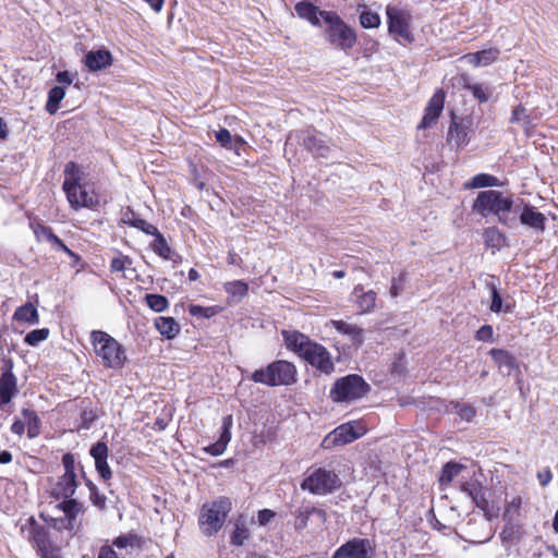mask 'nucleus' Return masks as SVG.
Listing matches in <instances>:
<instances>
[{
    "instance_id": "f257e3e1",
    "label": "nucleus",
    "mask_w": 558,
    "mask_h": 558,
    "mask_svg": "<svg viewBox=\"0 0 558 558\" xmlns=\"http://www.w3.org/2000/svg\"><path fill=\"white\" fill-rule=\"evenodd\" d=\"M522 205L521 198H514L513 194L497 190L480 192L473 203V210L483 217L492 214L499 223L513 229L518 227V213Z\"/></svg>"
},
{
    "instance_id": "f03ea898",
    "label": "nucleus",
    "mask_w": 558,
    "mask_h": 558,
    "mask_svg": "<svg viewBox=\"0 0 558 558\" xmlns=\"http://www.w3.org/2000/svg\"><path fill=\"white\" fill-rule=\"evenodd\" d=\"M284 344L288 350L316 368L322 374L329 375L335 371V364L328 350L308 336L296 330H282Z\"/></svg>"
},
{
    "instance_id": "7ed1b4c3",
    "label": "nucleus",
    "mask_w": 558,
    "mask_h": 558,
    "mask_svg": "<svg viewBox=\"0 0 558 558\" xmlns=\"http://www.w3.org/2000/svg\"><path fill=\"white\" fill-rule=\"evenodd\" d=\"M251 380L269 387L291 386L298 381L296 366L286 360H277L253 372Z\"/></svg>"
},
{
    "instance_id": "20e7f679",
    "label": "nucleus",
    "mask_w": 558,
    "mask_h": 558,
    "mask_svg": "<svg viewBox=\"0 0 558 558\" xmlns=\"http://www.w3.org/2000/svg\"><path fill=\"white\" fill-rule=\"evenodd\" d=\"M341 484L339 475L333 470L313 465L307 469L300 487L312 495L326 496L339 489Z\"/></svg>"
},
{
    "instance_id": "39448f33",
    "label": "nucleus",
    "mask_w": 558,
    "mask_h": 558,
    "mask_svg": "<svg viewBox=\"0 0 558 558\" xmlns=\"http://www.w3.org/2000/svg\"><path fill=\"white\" fill-rule=\"evenodd\" d=\"M90 339L96 355L101 359L106 367L120 368L123 366L126 360L125 351L113 337L101 330H93Z\"/></svg>"
},
{
    "instance_id": "423d86ee",
    "label": "nucleus",
    "mask_w": 558,
    "mask_h": 558,
    "mask_svg": "<svg viewBox=\"0 0 558 558\" xmlns=\"http://www.w3.org/2000/svg\"><path fill=\"white\" fill-rule=\"evenodd\" d=\"M326 40L336 49L350 50L356 44V33L349 26L337 12L324 14Z\"/></svg>"
},
{
    "instance_id": "0eeeda50",
    "label": "nucleus",
    "mask_w": 558,
    "mask_h": 558,
    "mask_svg": "<svg viewBox=\"0 0 558 558\" xmlns=\"http://www.w3.org/2000/svg\"><path fill=\"white\" fill-rule=\"evenodd\" d=\"M369 390V385L356 374H350L336 380L330 389L333 402H351L363 398Z\"/></svg>"
},
{
    "instance_id": "6e6552de",
    "label": "nucleus",
    "mask_w": 558,
    "mask_h": 558,
    "mask_svg": "<svg viewBox=\"0 0 558 558\" xmlns=\"http://www.w3.org/2000/svg\"><path fill=\"white\" fill-rule=\"evenodd\" d=\"M231 508L232 504L228 497H220L211 504L204 505L199 517L201 525L205 526L204 532L207 535L217 533L223 525Z\"/></svg>"
},
{
    "instance_id": "1a4fd4ad",
    "label": "nucleus",
    "mask_w": 558,
    "mask_h": 558,
    "mask_svg": "<svg viewBox=\"0 0 558 558\" xmlns=\"http://www.w3.org/2000/svg\"><path fill=\"white\" fill-rule=\"evenodd\" d=\"M388 32L399 44H411L414 36L410 29L412 15L408 10L395 5H387Z\"/></svg>"
},
{
    "instance_id": "9d476101",
    "label": "nucleus",
    "mask_w": 558,
    "mask_h": 558,
    "mask_svg": "<svg viewBox=\"0 0 558 558\" xmlns=\"http://www.w3.org/2000/svg\"><path fill=\"white\" fill-rule=\"evenodd\" d=\"M366 433V426L361 421H351L336 427L332 432L325 436L322 441L324 449H332L335 447L350 444Z\"/></svg>"
},
{
    "instance_id": "9b49d317",
    "label": "nucleus",
    "mask_w": 558,
    "mask_h": 558,
    "mask_svg": "<svg viewBox=\"0 0 558 558\" xmlns=\"http://www.w3.org/2000/svg\"><path fill=\"white\" fill-rule=\"evenodd\" d=\"M62 464L64 468V473L61 477H59L58 482L52 488V494L56 498H63V500L73 499L78 482L77 475L75 472L76 469V459L73 453H65L62 457Z\"/></svg>"
},
{
    "instance_id": "f8f14e48",
    "label": "nucleus",
    "mask_w": 558,
    "mask_h": 558,
    "mask_svg": "<svg viewBox=\"0 0 558 558\" xmlns=\"http://www.w3.org/2000/svg\"><path fill=\"white\" fill-rule=\"evenodd\" d=\"M298 141L315 158H328L331 147L328 145L325 135L316 130H304L298 134Z\"/></svg>"
},
{
    "instance_id": "ddd939ff",
    "label": "nucleus",
    "mask_w": 558,
    "mask_h": 558,
    "mask_svg": "<svg viewBox=\"0 0 558 558\" xmlns=\"http://www.w3.org/2000/svg\"><path fill=\"white\" fill-rule=\"evenodd\" d=\"M373 547L368 538L354 537L342 544L331 558H371Z\"/></svg>"
},
{
    "instance_id": "4468645a",
    "label": "nucleus",
    "mask_w": 558,
    "mask_h": 558,
    "mask_svg": "<svg viewBox=\"0 0 558 558\" xmlns=\"http://www.w3.org/2000/svg\"><path fill=\"white\" fill-rule=\"evenodd\" d=\"M21 530L36 550L43 549L45 551L47 546L52 545L49 538V530L40 525L33 517L26 520V523L22 525Z\"/></svg>"
},
{
    "instance_id": "2eb2a0df",
    "label": "nucleus",
    "mask_w": 558,
    "mask_h": 558,
    "mask_svg": "<svg viewBox=\"0 0 558 558\" xmlns=\"http://www.w3.org/2000/svg\"><path fill=\"white\" fill-rule=\"evenodd\" d=\"M471 124L472 122L469 119L458 121L457 118L453 117L447 134L448 144L454 146L457 149L464 148L470 142L469 134L471 132Z\"/></svg>"
},
{
    "instance_id": "dca6fc26",
    "label": "nucleus",
    "mask_w": 558,
    "mask_h": 558,
    "mask_svg": "<svg viewBox=\"0 0 558 558\" xmlns=\"http://www.w3.org/2000/svg\"><path fill=\"white\" fill-rule=\"evenodd\" d=\"M71 208H93L98 204L97 197L89 193L83 184L63 189Z\"/></svg>"
},
{
    "instance_id": "f3484780",
    "label": "nucleus",
    "mask_w": 558,
    "mask_h": 558,
    "mask_svg": "<svg viewBox=\"0 0 558 558\" xmlns=\"http://www.w3.org/2000/svg\"><path fill=\"white\" fill-rule=\"evenodd\" d=\"M59 507L63 511L64 517L59 519L58 529H65L75 532L78 529L77 517L83 512V507L75 499L63 500Z\"/></svg>"
},
{
    "instance_id": "a211bd4d",
    "label": "nucleus",
    "mask_w": 558,
    "mask_h": 558,
    "mask_svg": "<svg viewBox=\"0 0 558 558\" xmlns=\"http://www.w3.org/2000/svg\"><path fill=\"white\" fill-rule=\"evenodd\" d=\"M518 217V222L520 221V223L525 227L541 232L545 230V223L547 220L545 215L530 204L524 203L523 199Z\"/></svg>"
},
{
    "instance_id": "6ab92c4d",
    "label": "nucleus",
    "mask_w": 558,
    "mask_h": 558,
    "mask_svg": "<svg viewBox=\"0 0 558 558\" xmlns=\"http://www.w3.org/2000/svg\"><path fill=\"white\" fill-rule=\"evenodd\" d=\"M460 490L464 493L472 502L480 509L486 510L488 501L486 499L485 489L481 481L473 476L470 480H464L460 483Z\"/></svg>"
},
{
    "instance_id": "aec40b11",
    "label": "nucleus",
    "mask_w": 558,
    "mask_h": 558,
    "mask_svg": "<svg viewBox=\"0 0 558 558\" xmlns=\"http://www.w3.org/2000/svg\"><path fill=\"white\" fill-rule=\"evenodd\" d=\"M445 102V93L439 89L437 90L432 98L429 99L426 108L424 117L418 124V129H428L434 125L439 118Z\"/></svg>"
},
{
    "instance_id": "412c9836",
    "label": "nucleus",
    "mask_w": 558,
    "mask_h": 558,
    "mask_svg": "<svg viewBox=\"0 0 558 558\" xmlns=\"http://www.w3.org/2000/svg\"><path fill=\"white\" fill-rule=\"evenodd\" d=\"M294 530L298 532L303 531L308 525V520L312 515H317L318 519L324 523L327 520V513L325 510L314 506H301L294 512Z\"/></svg>"
},
{
    "instance_id": "4be33fe9",
    "label": "nucleus",
    "mask_w": 558,
    "mask_h": 558,
    "mask_svg": "<svg viewBox=\"0 0 558 558\" xmlns=\"http://www.w3.org/2000/svg\"><path fill=\"white\" fill-rule=\"evenodd\" d=\"M90 456L95 460V468L99 475L105 480H109L112 476L111 470L108 465V446L104 441H98L90 448Z\"/></svg>"
},
{
    "instance_id": "5701e85b",
    "label": "nucleus",
    "mask_w": 558,
    "mask_h": 558,
    "mask_svg": "<svg viewBox=\"0 0 558 558\" xmlns=\"http://www.w3.org/2000/svg\"><path fill=\"white\" fill-rule=\"evenodd\" d=\"M294 10L299 17L306 20L313 26H320V20L324 21V14L332 12L320 10L318 7L307 0L298 2L294 7Z\"/></svg>"
},
{
    "instance_id": "b1692460",
    "label": "nucleus",
    "mask_w": 558,
    "mask_h": 558,
    "mask_svg": "<svg viewBox=\"0 0 558 558\" xmlns=\"http://www.w3.org/2000/svg\"><path fill=\"white\" fill-rule=\"evenodd\" d=\"M489 354L502 375L510 376L514 371H519V363L510 352L502 349H492Z\"/></svg>"
},
{
    "instance_id": "393cba45",
    "label": "nucleus",
    "mask_w": 558,
    "mask_h": 558,
    "mask_svg": "<svg viewBox=\"0 0 558 558\" xmlns=\"http://www.w3.org/2000/svg\"><path fill=\"white\" fill-rule=\"evenodd\" d=\"M112 60L111 52L105 48L92 50L85 54V65L92 72H97L110 66Z\"/></svg>"
},
{
    "instance_id": "a878e982",
    "label": "nucleus",
    "mask_w": 558,
    "mask_h": 558,
    "mask_svg": "<svg viewBox=\"0 0 558 558\" xmlns=\"http://www.w3.org/2000/svg\"><path fill=\"white\" fill-rule=\"evenodd\" d=\"M352 295L355 296V303L361 314L369 313L375 307L377 295L374 291H364L362 286H356Z\"/></svg>"
},
{
    "instance_id": "bb28decb",
    "label": "nucleus",
    "mask_w": 558,
    "mask_h": 558,
    "mask_svg": "<svg viewBox=\"0 0 558 558\" xmlns=\"http://www.w3.org/2000/svg\"><path fill=\"white\" fill-rule=\"evenodd\" d=\"M16 392V377L11 371L0 376V404H8Z\"/></svg>"
},
{
    "instance_id": "cd10ccee",
    "label": "nucleus",
    "mask_w": 558,
    "mask_h": 558,
    "mask_svg": "<svg viewBox=\"0 0 558 558\" xmlns=\"http://www.w3.org/2000/svg\"><path fill=\"white\" fill-rule=\"evenodd\" d=\"M64 181L62 190L72 186H78L84 180L85 173L83 169L74 161H69L64 167Z\"/></svg>"
},
{
    "instance_id": "c85d7f7f",
    "label": "nucleus",
    "mask_w": 558,
    "mask_h": 558,
    "mask_svg": "<svg viewBox=\"0 0 558 558\" xmlns=\"http://www.w3.org/2000/svg\"><path fill=\"white\" fill-rule=\"evenodd\" d=\"M154 325L156 329L169 340L175 338L180 332V325L173 317H157Z\"/></svg>"
},
{
    "instance_id": "c756f323",
    "label": "nucleus",
    "mask_w": 558,
    "mask_h": 558,
    "mask_svg": "<svg viewBox=\"0 0 558 558\" xmlns=\"http://www.w3.org/2000/svg\"><path fill=\"white\" fill-rule=\"evenodd\" d=\"M484 242L487 247L500 250L506 245L507 238L498 228L488 227L483 232Z\"/></svg>"
},
{
    "instance_id": "7c9ffc66",
    "label": "nucleus",
    "mask_w": 558,
    "mask_h": 558,
    "mask_svg": "<svg viewBox=\"0 0 558 558\" xmlns=\"http://www.w3.org/2000/svg\"><path fill=\"white\" fill-rule=\"evenodd\" d=\"M123 222L125 225H129V226L135 228V229L141 230L142 232H144L148 235H153V234L157 233V230H158L157 227L154 226L153 223H149L148 221H146L140 217H136L133 211H128L124 214Z\"/></svg>"
},
{
    "instance_id": "2f4dec72",
    "label": "nucleus",
    "mask_w": 558,
    "mask_h": 558,
    "mask_svg": "<svg viewBox=\"0 0 558 558\" xmlns=\"http://www.w3.org/2000/svg\"><path fill=\"white\" fill-rule=\"evenodd\" d=\"M502 183L495 175L488 173H478L474 175L470 182H466L464 186L466 189H481V187H493L501 186Z\"/></svg>"
},
{
    "instance_id": "473e14b6",
    "label": "nucleus",
    "mask_w": 558,
    "mask_h": 558,
    "mask_svg": "<svg viewBox=\"0 0 558 558\" xmlns=\"http://www.w3.org/2000/svg\"><path fill=\"white\" fill-rule=\"evenodd\" d=\"M13 318L19 322L28 323L31 325H36L39 323L38 312L32 303L20 306L15 311Z\"/></svg>"
},
{
    "instance_id": "72a5a7b5",
    "label": "nucleus",
    "mask_w": 558,
    "mask_h": 558,
    "mask_svg": "<svg viewBox=\"0 0 558 558\" xmlns=\"http://www.w3.org/2000/svg\"><path fill=\"white\" fill-rule=\"evenodd\" d=\"M250 537V531L243 515L235 521V527L230 536V543L234 546H242Z\"/></svg>"
},
{
    "instance_id": "f704fd0d",
    "label": "nucleus",
    "mask_w": 558,
    "mask_h": 558,
    "mask_svg": "<svg viewBox=\"0 0 558 558\" xmlns=\"http://www.w3.org/2000/svg\"><path fill=\"white\" fill-rule=\"evenodd\" d=\"M153 236H155V240L150 244L153 251L166 260L172 259L173 251L159 230H157V233L153 234Z\"/></svg>"
},
{
    "instance_id": "c9c22d12",
    "label": "nucleus",
    "mask_w": 558,
    "mask_h": 558,
    "mask_svg": "<svg viewBox=\"0 0 558 558\" xmlns=\"http://www.w3.org/2000/svg\"><path fill=\"white\" fill-rule=\"evenodd\" d=\"M22 415L27 426V436L35 438L40 434V420L35 411L29 409H23Z\"/></svg>"
},
{
    "instance_id": "e433bc0d",
    "label": "nucleus",
    "mask_w": 558,
    "mask_h": 558,
    "mask_svg": "<svg viewBox=\"0 0 558 558\" xmlns=\"http://www.w3.org/2000/svg\"><path fill=\"white\" fill-rule=\"evenodd\" d=\"M462 80L464 82L463 86L472 93L474 98H476L480 102L488 101L492 95V90L489 87L477 83L473 84L468 77H462Z\"/></svg>"
},
{
    "instance_id": "4c0bfd02",
    "label": "nucleus",
    "mask_w": 558,
    "mask_h": 558,
    "mask_svg": "<svg viewBox=\"0 0 558 558\" xmlns=\"http://www.w3.org/2000/svg\"><path fill=\"white\" fill-rule=\"evenodd\" d=\"M465 468L456 462H448L442 466L439 483L441 486L450 484Z\"/></svg>"
},
{
    "instance_id": "58836bf2",
    "label": "nucleus",
    "mask_w": 558,
    "mask_h": 558,
    "mask_svg": "<svg viewBox=\"0 0 558 558\" xmlns=\"http://www.w3.org/2000/svg\"><path fill=\"white\" fill-rule=\"evenodd\" d=\"M65 92L61 86H54L49 90L48 101L46 104V110L53 114L59 108L60 101L64 98Z\"/></svg>"
},
{
    "instance_id": "ea45409f",
    "label": "nucleus",
    "mask_w": 558,
    "mask_h": 558,
    "mask_svg": "<svg viewBox=\"0 0 558 558\" xmlns=\"http://www.w3.org/2000/svg\"><path fill=\"white\" fill-rule=\"evenodd\" d=\"M225 290L232 298L241 300L248 292V286L242 280H234L225 284Z\"/></svg>"
},
{
    "instance_id": "a19ab883",
    "label": "nucleus",
    "mask_w": 558,
    "mask_h": 558,
    "mask_svg": "<svg viewBox=\"0 0 558 558\" xmlns=\"http://www.w3.org/2000/svg\"><path fill=\"white\" fill-rule=\"evenodd\" d=\"M29 226L38 241L46 240L50 243H52V241H56L57 234L53 233L50 227L44 226L43 223L35 221L31 222Z\"/></svg>"
},
{
    "instance_id": "79ce46f5",
    "label": "nucleus",
    "mask_w": 558,
    "mask_h": 558,
    "mask_svg": "<svg viewBox=\"0 0 558 558\" xmlns=\"http://www.w3.org/2000/svg\"><path fill=\"white\" fill-rule=\"evenodd\" d=\"M145 300L148 307L156 313H161L169 306L168 299L161 294H146Z\"/></svg>"
},
{
    "instance_id": "37998d69",
    "label": "nucleus",
    "mask_w": 558,
    "mask_h": 558,
    "mask_svg": "<svg viewBox=\"0 0 558 558\" xmlns=\"http://www.w3.org/2000/svg\"><path fill=\"white\" fill-rule=\"evenodd\" d=\"M336 329L351 336L354 341H361L363 338V331L355 325L348 324L345 322L339 320L335 322Z\"/></svg>"
},
{
    "instance_id": "c03bdc74",
    "label": "nucleus",
    "mask_w": 558,
    "mask_h": 558,
    "mask_svg": "<svg viewBox=\"0 0 558 558\" xmlns=\"http://www.w3.org/2000/svg\"><path fill=\"white\" fill-rule=\"evenodd\" d=\"M453 410L465 422H471L476 414L475 408L468 403L456 402Z\"/></svg>"
},
{
    "instance_id": "a18cd8bd",
    "label": "nucleus",
    "mask_w": 558,
    "mask_h": 558,
    "mask_svg": "<svg viewBox=\"0 0 558 558\" xmlns=\"http://www.w3.org/2000/svg\"><path fill=\"white\" fill-rule=\"evenodd\" d=\"M48 336H49L48 328L35 329L26 335L25 342L28 345L35 347L39 342L46 340L48 338Z\"/></svg>"
},
{
    "instance_id": "49530a36",
    "label": "nucleus",
    "mask_w": 558,
    "mask_h": 558,
    "mask_svg": "<svg viewBox=\"0 0 558 558\" xmlns=\"http://www.w3.org/2000/svg\"><path fill=\"white\" fill-rule=\"evenodd\" d=\"M360 23L364 28H376L380 25V17L377 13L364 11L360 15Z\"/></svg>"
},
{
    "instance_id": "de8ad7c7",
    "label": "nucleus",
    "mask_w": 558,
    "mask_h": 558,
    "mask_svg": "<svg viewBox=\"0 0 558 558\" xmlns=\"http://www.w3.org/2000/svg\"><path fill=\"white\" fill-rule=\"evenodd\" d=\"M510 122L511 123H520L522 124L524 128H527L530 124H531V120H530V117L529 114H526V110L524 107H522L521 105L520 106H517L513 110H512V114H511V118H510Z\"/></svg>"
},
{
    "instance_id": "09e8293b",
    "label": "nucleus",
    "mask_w": 558,
    "mask_h": 558,
    "mask_svg": "<svg viewBox=\"0 0 558 558\" xmlns=\"http://www.w3.org/2000/svg\"><path fill=\"white\" fill-rule=\"evenodd\" d=\"M480 57V64L481 66H487L492 64L499 56V49L497 48H489L484 49L482 51H477Z\"/></svg>"
},
{
    "instance_id": "8fccbe9b",
    "label": "nucleus",
    "mask_w": 558,
    "mask_h": 558,
    "mask_svg": "<svg viewBox=\"0 0 558 558\" xmlns=\"http://www.w3.org/2000/svg\"><path fill=\"white\" fill-rule=\"evenodd\" d=\"M87 486L89 488V493H90L89 498H90L93 505L101 510L105 509L106 496L99 494V492L97 490V487L92 482L87 481Z\"/></svg>"
},
{
    "instance_id": "3c124183",
    "label": "nucleus",
    "mask_w": 558,
    "mask_h": 558,
    "mask_svg": "<svg viewBox=\"0 0 558 558\" xmlns=\"http://www.w3.org/2000/svg\"><path fill=\"white\" fill-rule=\"evenodd\" d=\"M487 287L489 288V290L492 292L490 311L494 313H500L502 311V299H501L496 286L493 282H488Z\"/></svg>"
},
{
    "instance_id": "603ef678",
    "label": "nucleus",
    "mask_w": 558,
    "mask_h": 558,
    "mask_svg": "<svg viewBox=\"0 0 558 558\" xmlns=\"http://www.w3.org/2000/svg\"><path fill=\"white\" fill-rule=\"evenodd\" d=\"M231 425H232V417L231 416L223 417L222 432H221L220 438L218 440L225 447H227V445L229 444V441L231 439V432H230Z\"/></svg>"
},
{
    "instance_id": "864d4df0",
    "label": "nucleus",
    "mask_w": 558,
    "mask_h": 558,
    "mask_svg": "<svg viewBox=\"0 0 558 558\" xmlns=\"http://www.w3.org/2000/svg\"><path fill=\"white\" fill-rule=\"evenodd\" d=\"M132 264V259L129 256L116 257L111 260V271H123L128 266Z\"/></svg>"
},
{
    "instance_id": "5fc2aeb1",
    "label": "nucleus",
    "mask_w": 558,
    "mask_h": 558,
    "mask_svg": "<svg viewBox=\"0 0 558 558\" xmlns=\"http://www.w3.org/2000/svg\"><path fill=\"white\" fill-rule=\"evenodd\" d=\"M494 337V330L490 325H484L482 326L475 335L476 340L478 341H485V342H492Z\"/></svg>"
},
{
    "instance_id": "6e6d98bb",
    "label": "nucleus",
    "mask_w": 558,
    "mask_h": 558,
    "mask_svg": "<svg viewBox=\"0 0 558 558\" xmlns=\"http://www.w3.org/2000/svg\"><path fill=\"white\" fill-rule=\"evenodd\" d=\"M216 140L222 147L230 148L232 143L231 133L227 129H220L216 132Z\"/></svg>"
},
{
    "instance_id": "4d7b16f0",
    "label": "nucleus",
    "mask_w": 558,
    "mask_h": 558,
    "mask_svg": "<svg viewBox=\"0 0 558 558\" xmlns=\"http://www.w3.org/2000/svg\"><path fill=\"white\" fill-rule=\"evenodd\" d=\"M215 313L213 307H203L199 305H191L190 306V314L192 316H202L205 318H209Z\"/></svg>"
},
{
    "instance_id": "13d9d810",
    "label": "nucleus",
    "mask_w": 558,
    "mask_h": 558,
    "mask_svg": "<svg viewBox=\"0 0 558 558\" xmlns=\"http://www.w3.org/2000/svg\"><path fill=\"white\" fill-rule=\"evenodd\" d=\"M51 244L53 246H56L58 250L64 252L74 262L80 260V256L76 253H74L72 250H70L58 235L56 236V241H52Z\"/></svg>"
},
{
    "instance_id": "bf43d9fd",
    "label": "nucleus",
    "mask_w": 558,
    "mask_h": 558,
    "mask_svg": "<svg viewBox=\"0 0 558 558\" xmlns=\"http://www.w3.org/2000/svg\"><path fill=\"white\" fill-rule=\"evenodd\" d=\"M276 517L275 511L270 509H263L258 512V523L259 525L264 526L268 524L274 518Z\"/></svg>"
},
{
    "instance_id": "052dcab7",
    "label": "nucleus",
    "mask_w": 558,
    "mask_h": 558,
    "mask_svg": "<svg viewBox=\"0 0 558 558\" xmlns=\"http://www.w3.org/2000/svg\"><path fill=\"white\" fill-rule=\"evenodd\" d=\"M227 447H225L219 440L215 444L209 445L205 448V451L211 456H220L225 452Z\"/></svg>"
},
{
    "instance_id": "680f3d73",
    "label": "nucleus",
    "mask_w": 558,
    "mask_h": 558,
    "mask_svg": "<svg viewBox=\"0 0 558 558\" xmlns=\"http://www.w3.org/2000/svg\"><path fill=\"white\" fill-rule=\"evenodd\" d=\"M551 478L553 474L548 468L537 473V480L543 487L547 486L550 483Z\"/></svg>"
},
{
    "instance_id": "e2e57ef3",
    "label": "nucleus",
    "mask_w": 558,
    "mask_h": 558,
    "mask_svg": "<svg viewBox=\"0 0 558 558\" xmlns=\"http://www.w3.org/2000/svg\"><path fill=\"white\" fill-rule=\"evenodd\" d=\"M97 558H119L118 554L110 546H101Z\"/></svg>"
},
{
    "instance_id": "0e129e2a",
    "label": "nucleus",
    "mask_w": 558,
    "mask_h": 558,
    "mask_svg": "<svg viewBox=\"0 0 558 558\" xmlns=\"http://www.w3.org/2000/svg\"><path fill=\"white\" fill-rule=\"evenodd\" d=\"M57 81L60 84L70 85L73 81V76L69 71H60L57 73Z\"/></svg>"
},
{
    "instance_id": "69168bd1",
    "label": "nucleus",
    "mask_w": 558,
    "mask_h": 558,
    "mask_svg": "<svg viewBox=\"0 0 558 558\" xmlns=\"http://www.w3.org/2000/svg\"><path fill=\"white\" fill-rule=\"evenodd\" d=\"M25 420L24 421H21V420H16L13 422V424L11 425V432L21 436L24 434L25 432Z\"/></svg>"
},
{
    "instance_id": "338daca9",
    "label": "nucleus",
    "mask_w": 558,
    "mask_h": 558,
    "mask_svg": "<svg viewBox=\"0 0 558 558\" xmlns=\"http://www.w3.org/2000/svg\"><path fill=\"white\" fill-rule=\"evenodd\" d=\"M401 280L402 278H393L392 281H391V287H390V295L392 298H397L399 294H400V289H401Z\"/></svg>"
},
{
    "instance_id": "774afa93",
    "label": "nucleus",
    "mask_w": 558,
    "mask_h": 558,
    "mask_svg": "<svg viewBox=\"0 0 558 558\" xmlns=\"http://www.w3.org/2000/svg\"><path fill=\"white\" fill-rule=\"evenodd\" d=\"M113 546L118 547V548H125L126 546H129L131 544V538L126 535H121L117 538L113 539Z\"/></svg>"
}]
</instances>
